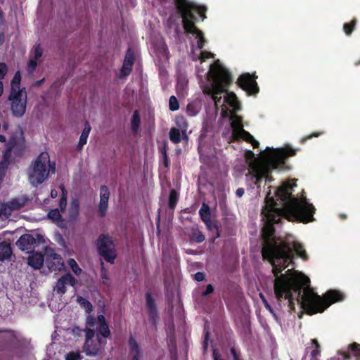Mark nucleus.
<instances>
[{
	"label": "nucleus",
	"instance_id": "423d86ee",
	"mask_svg": "<svg viewBox=\"0 0 360 360\" xmlns=\"http://www.w3.org/2000/svg\"><path fill=\"white\" fill-rule=\"evenodd\" d=\"M293 186H296V184H292L291 182L283 183L276 191V196L280 198L283 202L284 205L282 207H278L277 203L273 198H271V202L266 201L265 206L262 210V215L264 222L266 221L267 212L270 210H281L286 209L290 203L294 200H297L300 203L311 205L307 201V199L304 197L301 200L295 198L291 193V190Z\"/></svg>",
	"mask_w": 360,
	"mask_h": 360
},
{
	"label": "nucleus",
	"instance_id": "c9c22d12",
	"mask_svg": "<svg viewBox=\"0 0 360 360\" xmlns=\"http://www.w3.org/2000/svg\"><path fill=\"white\" fill-rule=\"evenodd\" d=\"M169 139L174 143H180L181 138L179 129L174 127L172 128L169 131Z\"/></svg>",
	"mask_w": 360,
	"mask_h": 360
},
{
	"label": "nucleus",
	"instance_id": "680f3d73",
	"mask_svg": "<svg viewBox=\"0 0 360 360\" xmlns=\"http://www.w3.org/2000/svg\"><path fill=\"white\" fill-rule=\"evenodd\" d=\"M102 266L104 265V264L102 262L101 263ZM101 278L103 279H108V277L107 276V271L106 270L104 269L103 266H102V269H101Z\"/></svg>",
	"mask_w": 360,
	"mask_h": 360
},
{
	"label": "nucleus",
	"instance_id": "ddd939ff",
	"mask_svg": "<svg viewBox=\"0 0 360 360\" xmlns=\"http://www.w3.org/2000/svg\"><path fill=\"white\" fill-rule=\"evenodd\" d=\"M76 283V278L70 273H67L58 279L53 290L59 295H64L67 292V285L74 287Z\"/></svg>",
	"mask_w": 360,
	"mask_h": 360
},
{
	"label": "nucleus",
	"instance_id": "2eb2a0df",
	"mask_svg": "<svg viewBox=\"0 0 360 360\" xmlns=\"http://www.w3.org/2000/svg\"><path fill=\"white\" fill-rule=\"evenodd\" d=\"M128 347L130 360H141L143 358V349L132 335L129 337Z\"/></svg>",
	"mask_w": 360,
	"mask_h": 360
},
{
	"label": "nucleus",
	"instance_id": "f3484780",
	"mask_svg": "<svg viewBox=\"0 0 360 360\" xmlns=\"http://www.w3.org/2000/svg\"><path fill=\"white\" fill-rule=\"evenodd\" d=\"M45 262L46 266L51 271H61L64 266L61 256L53 252L47 254Z\"/></svg>",
	"mask_w": 360,
	"mask_h": 360
},
{
	"label": "nucleus",
	"instance_id": "09e8293b",
	"mask_svg": "<svg viewBox=\"0 0 360 360\" xmlns=\"http://www.w3.org/2000/svg\"><path fill=\"white\" fill-rule=\"evenodd\" d=\"M162 155L163 158V164L165 167H168L169 165V160L167 153L166 147H164L162 150Z\"/></svg>",
	"mask_w": 360,
	"mask_h": 360
},
{
	"label": "nucleus",
	"instance_id": "3c124183",
	"mask_svg": "<svg viewBox=\"0 0 360 360\" xmlns=\"http://www.w3.org/2000/svg\"><path fill=\"white\" fill-rule=\"evenodd\" d=\"M214 287L212 284H208L207 286H206V289L205 291H203L202 292V297H207L208 295H210V294L213 293L214 292Z\"/></svg>",
	"mask_w": 360,
	"mask_h": 360
},
{
	"label": "nucleus",
	"instance_id": "49530a36",
	"mask_svg": "<svg viewBox=\"0 0 360 360\" xmlns=\"http://www.w3.org/2000/svg\"><path fill=\"white\" fill-rule=\"evenodd\" d=\"M214 58V54L209 51H201L200 55L198 57L201 63L205 61L207 58Z\"/></svg>",
	"mask_w": 360,
	"mask_h": 360
},
{
	"label": "nucleus",
	"instance_id": "338daca9",
	"mask_svg": "<svg viewBox=\"0 0 360 360\" xmlns=\"http://www.w3.org/2000/svg\"><path fill=\"white\" fill-rule=\"evenodd\" d=\"M5 41V34L3 32H0V45H2Z\"/></svg>",
	"mask_w": 360,
	"mask_h": 360
},
{
	"label": "nucleus",
	"instance_id": "864d4df0",
	"mask_svg": "<svg viewBox=\"0 0 360 360\" xmlns=\"http://www.w3.org/2000/svg\"><path fill=\"white\" fill-rule=\"evenodd\" d=\"M66 360H80V355L78 353L70 352L66 355Z\"/></svg>",
	"mask_w": 360,
	"mask_h": 360
},
{
	"label": "nucleus",
	"instance_id": "a878e982",
	"mask_svg": "<svg viewBox=\"0 0 360 360\" xmlns=\"http://www.w3.org/2000/svg\"><path fill=\"white\" fill-rule=\"evenodd\" d=\"M23 204L20 203L18 199H13L5 205L3 209L4 214L5 216H9L13 210H20Z\"/></svg>",
	"mask_w": 360,
	"mask_h": 360
},
{
	"label": "nucleus",
	"instance_id": "2f4dec72",
	"mask_svg": "<svg viewBox=\"0 0 360 360\" xmlns=\"http://www.w3.org/2000/svg\"><path fill=\"white\" fill-rule=\"evenodd\" d=\"M60 188L62 190V193L59 200V208L60 212H63L67 207L68 192L63 186H61Z\"/></svg>",
	"mask_w": 360,
	"mask_h": 360
},
{
	"label": "nucleus",
	"instance_id": "de8ad7c7",
	"mask_svg": "<svg viewBox=\"0 0 360 360\" xmlns=\"http://www.w3.org/2000/svg\"><path fill=\"white\" fill-rule=\"evenodd\" d=\"M8 72V67L7 65L4 63H0V82H1V79H4V76Z\"/></svg>",
	"mask_w": 360,
	"mask_h": 360
},
{
	"label": "nucleus",
	"instance_id": "c85d7f7f",
	"mask_svg": "<svg viewBox=\"0 0 360 360\" xmlns=\"http://www.w3.org/2000/svg\"><path fill=\"white\" fill-rule=\"evenodd\" d=\"M231 126L232 128L231 136H233L236 133H238V131L240 130L241 128H243V126L242 124L243 119L240 116L234 115L231 117Z\"/></svg>",
	"mask_w": 360,
	"mask_h": 360
},
{
	"label": "nucleus",
	"instance_id": "a19ab883",
	"mask_svg": "<svg viewBox=\"0 0 360 360\" xmlns=\"http://www.w3.org/2000/svg\"><path fill=\"white\" fill-rule=\"evenodd\" d=\"M98 322L97 318L96 319L93 316L88 314L86 319V328L85 329H94V326Z\"/></svg>",
	"mask_w": 360,
	"mask_h": 360
},
{
	"label": "nucleus",
	"instance_id": "412c9836",
	"mask_svg": "<svg viewBox=\"0 0 360 360\" xmlns=\"http://www.w3.org/2000/svg\"><path fill=\"white\" fill-rule=\"evenodd\" d=\"M80 203L77 198H72L68 210V217L70 221H75L79 214Z\"/></svg>",
	"mask_w": 360,
	"mask_h": 360
},
{
	"label": "nucleus",
	"instance_id": "f03ea898",
	"mask_svg": "<svg viewBox=\"0 0 360 360\" xmlns=\"http://www.w3.org/2000/svg\"><path fill=\"white\" fill-rule=\"evenodd\" d=\"M245 154L247 159L250 160L248 173L246 176L249 177V180L259 188L263 179L269 182L273 180L271 176L272 170L283 169L285 160L295 155L296 150L290 146L272 150L270 153L266 155V160L263 162L256 158L254 153L251 150H248Z\"/></svg>",
	"mask_w": 360,
	"mask_h": 360
},
{
	"label": "nucleus",
	"instance_id": "7c9ffc66",
	"mask_svg": "<svg viewBox=\"0 0 360 360\" xmlns=\"http://www.w3.org/2000/svg\"><path fill=\"white\" fill-rule=\"evenodd\" d=\"M77 302L79 304L81 307L85 310L86 314H90L93 311L92 304L86 299L81 296H78L77 298Z\"/></svg>",
	"mask_w": 360,
	"mask_h": 360
},
{
	"label": "nucleus",
	"instance_id": "9d476101",
	"mask_svg": "<svg viewBox=\"0 0 360 360\" xmlns=\"http://www.w3.org/2000/svg\"><path fill=\"white\" fill-rule=\"evenodd\" d=\"M46 244L45 238L40 233L22 235L16 241V245L22 251L34 250L40 245Z\"/></svg>",
	"mask_w": 360,
	"mask_h": 360
},
{
	"label": "nucleus",
	"instance_id": "c03bdc74",
	"mask_svg": "<svg viewBox=\"0 0 360 360\" xmlns=\"http://www.w3.org/2000/svg\"><path fill=\"white\" fill-rule=\"evenodd\" d=\"M37 65V60L36 59H30L27 63V70L29 73L32 74L35 70Z\"/></svg>",
	"mask_w": 360,
	"mask_h": 360
},
{
	"label": "nucleus",
	"instance_id": "603ef678",
	"mask_svg": "<svg viewBox=\"0 0 360 360\" xmlns=\"http://www.w3.org/2000/svg\"><path fill=\"white\" fill-rule=\"evenodd\" d=\"M321 354V348L314 349L311 352L310 360H319L318 356Z\"/></svg>",
	"mask_w": 360,
	"mask_h": 360
},
{
	"label": "nucleus",
	"instance_id": "4be33fe9",
	"mask_svg": "<svg viewBox=\"0 0 360 360\" xmlns=\"http://www.w3.org/2000/svg\"><path fill=\"white\" fill-rule=\"evenodd\" d=\"M12 255V249L9 243L0 241V261L9 260Z\"/></svg>",
	"mask_w": 360,
	"mask_h": 360
},
{
	"label": "nucleus",
	"instance_id": "8fccbe9b",
	"mask_svg": "<svg viewBox=\"0 0 360 360\" xmlns=\"http://www.w3.org/2000/svg\"><path fill=\"white\" fill-rule=\"evenodd\" d=\"M323 134V132H314L308 136H306L304 137H303L302 139H301V143H304V142H306L307 140L309 139H311L314 137H319V136L322 135Z\"/></svg>",
	"mask_w": 360,
	"mask_h": 360
},
{
	"label": "nucleus",
	"instance_id": "393cba45",
	"mask_svg": "<svg viewBox=\"0 0 360 360\" xmlns=\"http://www.w3.org/2000/svg\"><path fill=\"white\" fill-rule=\"evenodd\" d=\"M253 139L254 137L252 135H251L248 131H245L243 128H241L238 133H236L233 136H231L230 142H235L242 139L248 143H250Z\"/></svg>",
	"mask_w": 360,
	"mask_h": 360
},
{
	"label": "nucleus",
	"instance_id": "79ce46f5",
	"mask_svg": "<svg viewBox=\"0 0 360 360\" xmlns=\"http://www.w3.org/2000/svg\"><path fill=\"white\" fill-rule=\"evenodd\" d=\"M169 108L171 111H176L179 108V103L174 96H172L169 100Z\"/></svg>",
	"mask_w": 360,
	"mask_h": 360
},
{
	"label": "nucleus",
	"instance_id": "6e6552de",
	"mask_svg": "<svg viewBox=\"0 0 360 360\" xmlns=\"http://www.w3.org/2000/svg\"><path fill=\"white\" fill-rule=\"evenodd\" d=\"M85 341L83 351L87 356L98 355L106 345V340L96 335L94 329H84Z\"/></svg>",
	"mask_w": 360,
	"mask_h": 360
},
{
	"label": "nucleus",
	"instance_id": "39448f33",
	"mask_svg": "<svg viewBox=\"0 0 360 360\" xmlns=\"http://www.w3.org/2000/svg\"><path fill=\"white\" fill-rule=\"evenodd\" d=\"M55 163L51 164L49 153L42 152L32 165L28 173L29 181L33 186L37 187L49 177L50 172L55 173Z\"/></svg>",
	"mask_w": 360,
	"mask_h": 360
},
{
	"label": "nucleus",
	"instance_id": "58836bf2",
	"mask_svg": "<svg viewBox=\"0 0 360 360\" xmlns=\"http://www.w3.org/2000/svg\"><path fill=\"white\" fill-rule=\"evenodd\" d=\"M22 89H20V84L11 83V94L9 96H22Z\"/></svg>",
	"mask_w": 360,
	"mask_h": 360
},
{
	"label": "nucleus",
	"instance_id": "9b49d317",
	"mask_svg": "<svg viewBox=\"0 0 360 360\" xmlns=\"http://www.w3.org/2000/svg\"><path fill=\"white\" fill-rule=\"evenodd\" d=\"M257 75L256 73H243L237 79L238 86L245 91L248 96H255L259 91V86L256 82Z\"/></svg>",
	"mask_w": 360,
	"mask_h": 360
},
{
	"label": "nucleus",
	"instance_id": "5fc2aeb1",
	"mask_svg": "<svg viewBox=\"0 0 360 360\" xmlns=\"http://www.w3.org/2000/svg\"><path fill=\"white\" fill-rule=\"evenodd\" d=\"M208 340H209V333L207 331L205 334V338L202 342V349L204 353H205L207 351L208 349Z\"/></svg>",
	"mask_w": 360,
	"mask_h": 360
},
{
	"label": "nucleus",
	"instance_id": "1a4fd4ad",
	"mask_svg": "<svg viewBox=\"0 0 360 360\" xmlns=\"http://www.w3.org/2000/svg\"><path fill=\"white\" fill-rule=\"evenodd\" d=\"M97 248L98 254L107 262L114 264L117 257V251L110 236L101 234L97 240Z\"/></svg>",
	"mask_w": 360,
	"mask_h": 360
},
{
	"label": "nucleus",
	"instance_id": "473e14b6",
	"mask_svg": "<svg viewBox=\"0 0 360 360\" xmlns=\"http://www.w3.org/2000/svg\"><path fill=\"white\" fill-rule=\"evenodd\" d=\"M140 124H141V118H140L139 112L137 110H136L132 115L131 122V129L134 132H136L138 131V129L140 127Z\"/></svg>",
	"mask_w": 360,
	"mask_h": 360
},
{
	"label": "nucleus",
	"instance_id": "aec40b11",
	"mask_svg": "<svg viewBox=\"0 0 360 360\" xmlns=\"http://www.w3.org/2000/svg\"><path fill=\"white\" fill-rule=\"evenodd\" d=\"M44 262V255L41 252H33L28 257V264L34 269H40Z\"/></svg>",
	"mask_w": 360,
	"mask_h": 360
},
{
	"label": "nucleus",
	"instance_id": "774afa93",
	"mask_svg": "<svg viewBox=\"0 0 360 360\" xmlns=\"http://www.w3.org/2000/svg\"><path fill=\"white\" fill-rule=\"evenodd\" d=\"M44 80H45L44 78H43L41 79H39V80H37V81L34 82V85H35V86H40V85H41L44 83Z\"/></svg>",
	"mask_w": 360,
	"mask_h": 360
},
{
	"label": "nucleus",
	"instance_id": "72a5a7b5",
	"mask_svg": "<svg viewBox=\"0 0 360 360\" xmlns=\"http://www.w3.org/2000/svg\"><path fill=\"white\" fill-rule=\"evenodd\" d=\"M205 239V236L203 233L198 229H193L191 232V240L197 243L203 242Z\"/></svg>",
	"mask_w": 360,
	"mask_h": 360
},
{
	"label": "nucleus",
	"instance_id": "f257e3e1",
	"mask_svg": "<svg viewBox=\"0 0 360 360\" xmlns=\"http://www.w3.org/2000/svg\"><path fill=\"white\" fill-rule=\"evenodd\" d=\"M315 210L313 205L302 204L297 200H294L286 209L269 210L266 221L262 229L261 253L263 260L269 262L273 266L272 272L276 276L274 286L276 298L278 302L287 300L290 311H295L296 300L309 315L323 312L331 304L343 301L345 296L337 290H329L320 296L309 286V278L288 277L284 274L279 276L292 262L293 252L305 261L308 259V256L303 245L291 236L276 238L274 225L278 224L283 218L304 224L312 221Z\"/></svg>",
	"mask_w": 360,
	"mask_h": 360
},
{
	"label": "nucleus",
	"instance_id": "0eeeda50",
	"mask_svg": "<svg viewBox=\"0 0 360 360\" xmlns=\"http://www.w3.org/2000/svg\"><path fill=\"white\" fill-rule=\"evenodd\" d=\"M25 150V141L22 139L12 136L6 144V150L3 153L2 160L0 162V174L5 175L8 166L12 162V152L17 157L22 155Z\"/></svg>",
	"mask_w": 360,
	"mask_h": 360
},
{
	"label": "nucleus",
	"instance_id": "a211bd4d",
	"mask_svg": "<svg viewBox=\"0 0 360 360\" xmlns=\"http://www.w3.org/2000/svg\"><path fill=\"white\" fill-rule=\"evenodd\" d=\"M22 96H9V100L12 101L11 110L15 117H22L26 108V98L22 99ZM26 97V95L25 96Z\"/></svg>",
	"mask_w": 360,
	"mask_h": 360
},
{
	"label": "nucleus",
	"instance_id": "f704fd0d",
	"mask_svg": "<svg viewBox=\"0 0 360 360\" xmlns=\"http://www.w3.org/2000/svg\"><path fill=\"white\" fill-rule=\"evenodd\" d=\"M134 61H135L134 53L131 48H129L125 54V57H124L123 63L127 65L128 66H133Z\"/></svg>",
	"mask_w": 360,
	"mask_h": 360
},
{
	"label": "nucleus",
	"instance_id": "b1692460",
	"mask_svg": "<svg viewBox=\"0 0 360 360\" xmlns=\"http://www.w3.org/2000/svg\"><path fill=\"white\" fill-rule=\"evenodd\" d=\"M202 103L200 100L195 99L188 103L186 107V114L190 117L197 115L201 110Z\"/></svg>",
	"mask_w": 360,
	"mask_h": 360
},
{
	"label": "nucleus",
	"instance_id": "69168bd1",
	"mask_svg": "<svg viewBox=\"0 0 360 360\" xmlns=\"http://www.w3.org/2000/svg\"><path fill=\"white\" fill-rule=\"evenodd\" d=\"M250 143L252 144V146L254 148H257L259 146V143L257 140H255V138Z\"/></svg>",
	"mask_w": 360,
	"mask_h": 360
},
{
	"label": "nucleus",
	"instance_id": "20e7f679",
	"mask_svg": "<svg viewBox=\"0 0 360 360\" xmlns=\"http://www.w3.org/2000/svg\"><path fill=\"white\" fill-rule=\"evenodd\" d=\"M175 4L181 15L184 29L186 32L196 35L197 48L201 50L204 47L205 39L203 32L195 26V13L198 14L202 20H205L207 8L189 0H175Z\"/></svg>",
	"mask_w": 360,
	"mask_h": 360
},
{
	"label": "nucleus",
	"instance_id": "e2e57ef3",
	"mask_svg": "<svg viewBox=\"0 0 360 360\" xmlns=\"http://www.w3.org/2000/svg\"><path fill=\"white\" fill-rule=\"evenodd\" d=\"M264 305L266 309H268L271 313L274 314V309L269 304V303L267 302V300H264Z\"/></svg>",
	"mask_w": 360,
	"mask_h": 360
},
{
	"label": "nucleus",
	"instance_id": "cd10ccee",
	"mask_svg": "<svg viewBox=\"0 0 360 360\" xmlns=\"http://www.w3.org/2000/svg\"><path fill=\"white\" fill-rule=\"evenodd\" d=\"M91 129V128L89 123L86 122L85 123L84 128L82 130V134L79 137V143L77 145V150H82L83 146L86 143Z\"/></svg>",
	"mask_w": 360,
	"mask_h": 360
},
{
	"label": "nucleus",
	"instance_id": "5701e85b",
	"mask_svg": "<svg viewBox=\"0 0 360 360\" xmlns=\"http://www.w3.org/2000/svg\"><path fill=\"white\" fill-rule=\"evenodd\" d=\"M199 215L202 221L205 224L207 227L211 224V212L210 206L203 202L202 207L199 210Z\"/></svg>",
	"mask_w": 360,
	"mask_h": 360
},
{
	"label": "nucleus",
	"instance_id": "0e129e2a",
	"mask_svg": "<svg viewBox=\"0 0 360 360\" xmlns=\"http://www.w3.org/2000/svg\"><path fill=\"white\" fill-rule=\"evenodd\" d=\"M311 344L314 345V349L321 348V346L316 339H311Z\"/></svg>",
	"mask_w": 360,
	"mask_h": 360
},
{
	"label": "nucleus",
	"instance_id": "f8f14e48",
	"mask_svg": "<svg viewBox=\"0 0 360 360\" xmlns=\"http://www.w3.org/2000/svg\"><path fill=\"white\" fill-rule=\"evenodd\" d=\"M146 309L148 315L150 323L156 326L159 319V314L154 298L150 291L146 293Z\"/></svg>",
	"mask_w": 360,
	"mask_h": 360
},
{
	"label": "nucleus",
	"instance_id": "13d9d810",
	"mask_svg": "<svg viewBox=\"0 0 360 360\" xmlns=\"http://www.w3.org/2000/svg\"><path fill=\"white\" fill-rule=\"evenodd\" d=\"M213 359L214 360H224L221 358L220 354H219L216 349L213 350Z\"/></svg>",
	"mask_w": 360,
	"mask_h": 360
},
{
	"label": "nucleus",
	"instance_id": "a18cd8bd",
	"mask_svg": "<svg viewBox=\"0 0 360 360\" xmlns=\"http://www.w3.org/2000/svg\"><path fill=\"white\" fill-rule=\"evenodd\" d=\"M34 59L37 60L42 56L43 49L40 44H37L34 46Z\"/></svg>",
	"mask_w": 360,
	"mask_h": 360
},
{
	"label": "nucleus",
	"instance_id": "052dcab7",
	"mask_svg": "<svg viewBox=\"0 0 360 360\" xmlns=\"http://www.w3.org/2000/svg\"><path fill=\"white\" fill-rule=\"evenodd\" d=\"M245 193V190L243 188H238L236 191V195L238 198H241Z\"/></svg>",
	"mask_w": 360,
	"mask_h": 360
},
{
	"label": "nucleus",
	"instance_id": "6e6d98bb",
	"mask_svg": "<svg viewBox=\"0 0 360 360\" xmlns=\"http://www.w3.org/2000/svg\"><path fill=\"white\" fill-rule=\"evenodd\" d=\"M20 81H21V76H20V73L19 71H18L17 72H15V74L14 75L12 80H11V83H13V84H20Z\"/></svg>",
	"mask_w": 360,
	"mask_h": 360
},
{
	"label": "nucleus",
	"instance_id": "e433bc0d",
	"mask_svg": "<svg viewBox=\"0 0 360 360\" xmlns=\"http://www.w3.org/2000/svg\"><path fill=\"white\" fill-rule=\"evenodd\" d=\"M176 124L181 129L183 134H185L188 128V122L184 116H177L176 118Z\"/></svg>",
	"mask_w": 360,
	"mask_h": 360
},
{
	"label": "nucleus",
	"instance_id": "37998d69",
	"mask_svg": "<svg viewBox=\"0 0 360 360\" xmlns=\"http://www.w3.org/2000/svg\"><path fill=\"white\" fill-rule=\"evenodd\" d=\"M132 71V66H128L126 64H122V66L120 69V78L126 77L129 76Z\"/></svg>",
	"mask_w": 360,
	"mask_h": 360
},
{
	"label": "nucleus",
	"instance_id": "bf43d9fd",
	"mask_svg": "<svg viewBox=\"0 0 360 360\" xmlns=\"http://www.w3.org/2000/svg\"><path fill=\"white\" fill-rule=\"evenodd\" d=\"M231 353L233 356V360H240L239 355L237 354L234 348L231 349Z\"/></svg>",
	"mask_w": 360,
	"mask_h": 360
},
{
	"label": "nucleus",
	"instance_id": "4d7b16f0",
	"mask_svg": "<svg viewBox=\"0 0 360 360\" xmlns=\"http://www.w3.org/2000/svg\"><path fill=\"white\" fill-rule=\"evenodd\" d=\"M205 274L203 272H197L195 275H194V278H195V280L197 281H202L205 280Z\"/></svg>",
	"mask_w": 360,
	"mask_h": 360
},
{
	"label": "nucleus",
	"instance_id": "4468645a",
	"mask_svg": "<svg viewBox=\"0 0 360 360\" xmlns=\"http://www.w3.org/2000/svg\"><path fill=\"white\" fill-rule=\"evenodd\" d=\"M110 198V191L107 186L102 185L100 187V202L98 204V216L104 217L106 215L108 209V200Z\"/></svg>",
	"mask_w": 360,
	"mask_h": 360
},
{
	"label": "nucleus",
	"instance_id": "dca6fc26",
	"mask_svg": "<svg viewBox=\"0 0 360 360\" xmlns=\"http://www.w3.org/2000/svg\"><path fill=\"white\" fill-rule=\"evenodd\" d=\"M348 352L338 351V354L341 356L340 357H333L328 360H349L351 355L355 356L357 360H360V344L357 342H353L348 346Z\"/></svg>",
	"mask_w": 360,
	"mask_h": 360
},
{
	"label": "nucleus",
	"instance_id": "7ed1b4c3",
	"mask_svg": "<svg viewBox=\"0 0 360 360\" xmlns=\"http://www.w3.org/2000/svg\"><path fill=\"white\" fill-rule=\"evenodd\" d=\"M210 71L214 78L211 86L205 87L203 93L211 96L217 109L221 107L224 111L228 105L235 112L240 110V105L236 94L226 89L233 82L231 73L218 62L211 65Z\"/></svg>",
	"mask_w": 360,
	"mask_h": 360
},
{
	"label": "nucleus",
	"instance_id": "c756f323",
	"mask_svg": "<svg viewBox=\"0 0 360 360\" xmlns=\"http://www.w3.org/2000/svg\"><path fill=\"white\" fill-rule=\"evenodd\" d=\"M179 200V193L174 189H172L169 195L168 207L170 210H174Z\"/></svg>",
	"mask_w": 360,
	"mask_h": 360
},
{
	"label": "nucleus",
	"instance_id": "ea45409f",
	"mask_svg": "<svg viewBox=\"0 0 360 360\" xmlns=\"http://www.w3.org/2000/svg\"><path fill=\"white\" fill-rule=\"evenodd\" d=\"M68 263V265L70 266V267L71 268L72 271L76 275L78 276L81 274L82 269L74 259H69Z\"/></svg>",
	"mask_w": 360,
	"mask_h": 360
},
{
	"label": "nucleus",
	"instance_id": "bb28decb",
	"mask_svg": "<svg viewBox=\"0 0 360 360\" xmlns=\"http://www.w3.org/2000/svg\"><path fill=\"white\" fill-rule=\"evenodd\" d=\"M58 208L52 209L48 212V217L53 222L56 223L58 226L63 228L64 219L62 217V215Z\"/></svg>",
	"mask_w": 360,
	"mask_h": 360
},
{
	"label": "nucleus",
	"instance_id": "6ab92c4d",
	"mask_svg": "<svg viewBox=\"0 0 360 360\" xmlns=\"http://www.w3.org/2000/svg\"><path fill=\"white\" fill-rule=\"evenodd\" d=\"M97 321L99 325L97 329L98 333L96 335H99L102 338H109L110 336V330L104 315H98Z\"/></svg>",
	"mask_w": 360,
	"mask_h": 360
},
{
	"label": "nucleus",
	"instance_id": "4c0bfd02",
	"mask_svg": "<svg viewBox=\"0 0 360 360\" xmlns=\"http://www.w3.org/2000/svg\"><path fill=\"white\" fill-rule=\"evenodd\" d=\"M357 22L356 19L354 18L350 22L345 23L343 25V30L347 35H350L356 26Z\"/></svg>",
	"mask_w": 360,
	"mask_h": 360
}]
</instances>
